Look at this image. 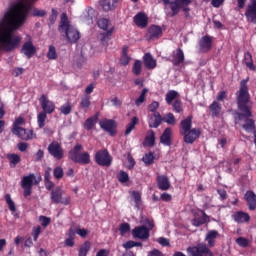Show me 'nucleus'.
I'll use <instances>...</instances> for the list:
<instances>
[{
  "mask_svg": "<svg viewBox=\"0 0 256 256\" xmlns=\"http://www.w3.org/2000/svg\"><path fill=\"white\" fill-rule=\"evenodd\" d=\"M171 135H173V130L170 127L166 128L162 133V135L160 136V142L162 143V145H166V147H170Z\"/></svg>",
  "mask_w": 256,
  "mask_h": 256,
  "instance_id": "a878e982",
  "label": "nucleus"
},
{
  "mask_svg": "<svg viewBox=\"0 0 256 256\" xmlns=\"http://www.w3.org/2000/svg\"><path fill=\"white\" fill-rule=\"evenodd\" d=\"M59 33H62L69 43H77L81 39V34L75 26L71 25L69 22V16L67 13H62L60 16V23L58 26Z\"/></svg>",
  "mask_w": 256,
  "mask_h": 256,
  "instance_id": "7ed1b4c3",
  "label": "nucleus"
},
{
  "mask_svg": "<svg viewBox=\"0 0 256 256\" xmlns=\"http://www.w3.org/2000/svg\"><path fill=\"white\" fill-rule=\"evenodd\" d=\"M97 121H99V115L97 114L86 119L84 122V129H86V131H91V129L97 125Z\"/></svg>",
  "mask_w": 256,
  "mask_h": 256,
  "instance_id": "473e14b6",
  "label": "nucleus"
},
{
  "mask_svg": "<svg viewBox=\"0 0 256 256\" xmlns=\"http://www.w3.org/2000/svg\"><path fill=\"white\" fill-rule=\"evenodd\" d=\"M32 235L34 241H37V239H39V235H41V226L34 227Z\"/></svg>",
  "mask_w": 256,
  "mask_h": 256,
  "instance_id": "0e129e2a",
  "label": "nucleus"
},
{
  "mask_svg": "<svg viewBox=\"0 0 256 256\" xmlns=\"http://www.w3.org/2000/svg\"><path fill=\"white\" fill-rule=\"evenodd\" d=\"M164 5H169L171 9L170 17H175V15H179L181 9L185 13L186 19H189L191 8L189 5L193 3V0H162Z\"/></svg>",
  "mask_w": 256,
  "mask_h": 256,
  "instance_id": "20e7f679",
  "label": "nucleus"
},
{
  "mask_svg": "<svg viewBox=\"0 0 256 256\" xmlns=\"http://www.w3.org/2000/svg\"><path fill=\"white\" fill-rule=\"evenodd\" d=\"M200 53H209L213 49V37L203 36L199 41Z\"/></svg>",
  "mask_w": 256,
  "mask_h": 256,
  "instance_id": "dca6fc26",
  "label": "nucleus"
},
{
  "mask_svg": "<svg viewBox=\"0 0 256 256\" xmlns=\"http://www.w3.org/2000/svg\"><path fill=\"white\" fill-rule=\"evenodd\" d=\"M91 251V242L85 241L79 249V254L78 256H87V253Z\"/></svg>",
  "mask_w": 256,
  "mask_h": 256,
  "instance_id": "4c0bfd02",
  "label": "nucleus"
},
{
  "mask_svg": "<svg viewBox=\"0 0 256 256\" xmlns=\"http://www.w3.org/2000/svg\"><path fill=\"white\" fill-rule=\"evenodd\" d=\"M131 63V56H129V46H124L122 48V54L120 57V64L124 67H127V65Z\"/></svg>",
  "mask_w": 256,
  "mask_h": 256,
  "instance_id": "c756f323",
  "label": "nucleus"
},
{
  "mask_svg": "<svg viewBox=\"0 0 256 256\" xmlns=\"http://www.w3.org/2000/svg\"><path fill=\"white\" fill-rule=\"evenodd\" d=\"M179 97V92L175 90H169L165 95V101L167 105H173V101H175Z\"/></svg>",
  "mask_w": 256,
  "mask_h": 256,
  "instance_id": "f704fd0d",
  "label": "nucleus"
},
{
  "mask_svg": "<svg viewBox=\"0 0 256 256\" xmlns=\"http://www.w3.org/2000/svg\"><path fill=\"white\" fill-rule=\"evenodd\" d=\"M64 193L65 192L63 191V188H61L60 186L55 187L50 192L51 202L55 205H69V203H71V196L63 198Z\"/></svg>",
  "mask_w": 256,
  "mask_h": 256,
  "instance_id": "39448f33",
  "label": "nucleus"
},
{
  "mask_svg": "<svg viewBox=\"0 0 256 256\" xmlns=\"http://www.w3.org/2000/svg\"><path fill=\"white\" fill-rule=\"evenodd\" d=\"M141 67H142L141 60H135L133 67H132V73L136 77H138V75H141Z\"/></svg>",
  "mask_w": 256,
  "mask_h": 256,
  "instance_id": "09e8293b",
  "label": "nucleus"
},
{
  "mask_svg": "<svg viewBox=\"0 0 256 256\" xmlns=\"http://www.w3.org/2000/svg\"><path fill=\"white\" fill-rule=\"evenodd\" d=\"M39 103L42 107V113H45L46 115H51V113H55V103L51 100H49V97L47 95L42 94Z\"/></svg>",
  "mask_w": 256,
  "mask_h": 256,
  "instance_id": "9d476101",
  "label": "nucleus"
},
{
  "mask_svg": "<svg viewBox=\"0 0 256 256\" xmlns=\"http://www.w3.org/2000/svg\"><path fill=\"white\" fill-rule=\"evenodd\" d=\"M119 183H129V174L127 172L121 170L117 176Z\"/></svg>",
  "mask_w": 256,
  "mask_h": 256,
  "instance_id": "5fc2aeb1",
  "label": "nucleus"
},
{
  "mask_svg": "<svg viewBox=\"0 0 256 256\" xmlns=\"http://www.w3.org/2000/svg\"><path fill=\"white\" fill-rule=\"evenodd\" d=\"M162 121H164V123H167L168 125H175V115H173V113H168L162 118Z\"/></svg>",
  "mask_w": 256,
  "mask_h": 256,
  "instance_id": "3c124183",
  "label": "nucleus"
},
{
  "mask_svg": "<svg viewBox=\"0 0 256 256\" xmlns=\"http://www.w3.org/2000/svg\"><path fill=\"white\" fill-rule=\"evenodd\" d=\"M144 225H146L147 229H149V232L152 231L153 227H155V222L149 218L144 219Z\"/></svg>",
  "mask_w": 256,
  "mask_h": 256,
  "instance_id": "69168bd1",
  "label": "nucleus"
},
{
  "mask_svg": "<svg viewBox=\"0 0 256 256\" xmlns=\"http://www.w3.org/2000/svg\"><path fill=\"white\" fill-rule=\"evenodd\" d=\"M133 21H134L135 25L137 27H139L140 29H145V27H147V25H149V17H147V14H145V12L137 13L134 16Z\"/></svg>",
  "mask_w": 256,
  "mask_h": 256,
  "instance_id": "6ab92c4d",
  "label": "nucleus"
},
{
  "mask_svg": "<svg viewBox=\"0 0 256 256\" xmlns=\"http://www.w3.org/2000/svg\"><path fill=\"white\" fill-rule=\"evenodd\" d=\"M63 175H65V173L63 172V168L61 167H56L53 170V176L55 177V179H63Z\"/></svg>",
  "mask_w": 256,
  "mask_h": 256,
  "instance_id": "13d9d810",
  "label": "nucleus"
},
{
  "mask_svg": "<svg viewBox=\"0 0 256 256\" xmlns=\"http://www.w3.org/2000/svg\"><path fill=\"white\" fill-rule=\"evenodd\" d=\"M148 256H165L163 255V252L153 249L152 251L148 252Z\"/></svg>",
  "mask_w": 256,
  "mask_h": 256,
  "instance_id": "774afa93",
  "label": "nucleus"
},
{
  "mask_svg": "<svg viewBox=\"0 0 256 256\" xmlns=\"http://www.w3.org/2000/svg\"><path fill=\"white\" fill-rule=\"evenodd\" d=\"M139 124V118L137 116H134L130 123L126 126L125 135H129L131 131L135 129V126Z\"/></svg>",
  "mask_w": 256,
  "mask_h": 256,
  "instance_id": "e433bc0d",
  "label": "nucleus"
},
{
  "mask_svg": "<svg viewBox=\"0 0 256 256\" xmlns=\"http://www.w3.org/2000/svg\"><path fill=\"white\" fill-rule=\"evenodd\" d=\"M209 221V215L202 210V217L193 219L192 225H194V227H201V225H205V223H209Z\"/></svg>",
  "mask_w": 256,
  "mask_h": 256,
  "instance_id": "2f4dec72",
  "label": "nucleus"
},
{
  "mask_svg": "<svg viewBox=\"0 0 256 256\" xmlns=\"http://www.w3.org/2000/svg\"><path fill=\"white\" fill-rule=\"evenodd\" d=\"M111 35H113V29H110V30H108L107 32H105L103 34V37L101 39V43H102V45H104V47L109 46V41H111Z\"/></svg>",
  "mask_w": 256,
  "mask_h": 256,
  "instance_id": "79ce46f5",
  "label": "nucleus"
},
{
  "mask_svg": "<svg viewBox=\"0 0 256 256\" xmlns=\"http://www.w3.org/2000/svg\"><path fill=\"white\" fill-rule=\"evenodd\" d=\"M132 236L134 239H141L142 241H145L150 237L149 229H147V226L145 225L135 227L132 230Z\"/></svg>",
  "mask_w": 256,
  "mask_h": 256,
  "instance_id": "4468645a",
  "label": "nucleus"
},
{
  "mask_svg": "<svg viewBox=\"0 0 256 256\" xmlns=\"http://www.w3.org/2000/svg\"><path fill=\"white\" fill-rule=\"evenodd\" d=\"M4 199L6 204L8 205L9 211H11L12 213H15V211H17V207L15 206V202L11 198V194H6L4 196Z\"/></svg>",
  "mask_w": 256,
  "mask_h": 256,
  "instance_id": "58836bf2",
  "label": "nucleus"
},
{
  "mask_svg": "<svg viewBox=\"0 0 256 256\" xmlns=\"http://www.w3.org/2000/svg\"><path fill=\"white\" fill-rule=\"evenodd\" d=\"M100 127L106 133H109L111 137H115L117 135V123L113 119H103L99 122Z\"/></svg>",
  "mask_w": 256,
  "mask_h": 256,
  "instance_id": "0eeeda50",
  "label": "nucleus"
},
{
  "mask_svg": "<svg viewBox=\"0 0 256 256\" xmlns=\"http://www.w3.org/2000/svg\"><path fill=\"white\" fill-rule=\"evenodd\" d=\"M155 154H153V152H149L147 154H145V156L142 158V161H155Z\"/></svg>",
  "mask_w": 256,
  "mask_h": 256,
  "instance_id": "338daca9",
  "label": "nucleus"
},
{
  "mask_svg": "<svg viewBox=\"0 0 256 256\" xmlns=\"http://www.w3.org/2000/svg\"><path fill=\"white\" fill-rule=\"evenodd\" d=\"M163 123V117L161 116V113L155 112L152 117L148 120V125L150 129H157L159 125Z\"/></svg>",
  "mask_w": 256,
  "mask_h": 256,
  "instance_id": "393cba45",
  "label": "nucleus"
},
{
  "mask_svg": "<svg viewBox=\"0 0 256 256\" xmlns=\"http://www.w3.org/2000/svg\"><path fill=\"white\" fill-rule=\"evenodd\" d=\"M244 199L247 202L248 209L250 211H255V209H256V194H255V192L248 190L244 195Z\"/></svg>",
  "mask_w": 256,
  "mask_h": 256,
  "instance_id": "4be33fe9",
  "label": "nucleus"
},
{
  "mask_svg": "<svg viewBox=\"0 0 256 256\" xmlns=\"http://www.w3.org/2000/svg\"><path fill=\"white\" fill-rule=\"evenodd\" d=\"M19 125H25V118H23V117H18V118H16L15 119V121H14V123H13V126H12V133L14 132V131H17V130H19V129H21L22 127L21 126H19Z\"/></svg>",
  "mask_w": 256,
  "mask_h": 256,
  "instance_id": "a18cd8bd",
  "label": "nucleus"
},
{
  "mask_svg": "<svg viewBox=\"0 0 256 256\" xmlns=\"http://www.w3.org/2000/svg\"><path fill=\"white\" fill-rule=\"evenodd\" d=\"M191 127H193V116H188L179 124L180 135H185V133H189V131H191Z\"/></svg>",
  "mask_w": 256,
  "mask_h": 256,
  "instance_id": "412c9836",
  "label": "nucleus"
},
{
  "mask_svg": "<svg viewBox=\"0 0 256 256\" xmlns=\"http://www.w3.org/2000/svg\"><path fill=\"white\" fill-rule=\"evenodd\" d=\"M13 135L22 139V141H31L33 139H37V134L33 131V129L27 130L25 128H19L17 131L12 132Z\"/></svg>",
  "mask_w": 256,
  "mask_h": 256,
  "instance_id": "9b49d317",
  "label": "nucleus"
},
{
  "mask_svg": "<svg viewBox=\"0 0 256 256\" xmlns=\"http://www.w3.org/2000/svg\"><path fill=\"white\" fill-rule=\"evenodd\" d=\"M95 161H111V155L108 149H102L96 152L94 156Z\"/></svg>",
  "mask_w": 256,
  "mask_h": 256,
  "instance_id": "cd10ccee",
  "label": "nucleus"
},
{
  "mask_svg": "<svg viewBox=\"0 0 256 256\" xmlns=\"http://www.w3.org/2000/svg\"><path fill=\"white\" fill-rule=\"evenodd\" d=\"M157 185L160 191H169L171 189V182H169V178L165 175L157 177Z\"/></svg>",
  "mask_w": 256,
  "mask_h": 256,
  "instance_id": "b1692460",
  "label": "nucleus"
},
{
  "mask_svg": "<svg viewBox=\"0 0 256 256\" xmlns=\"http://www.w3.org/2000/svg\"><path fill=\"white\" fill-rule=\"evenodd\" d=\"M157 109H159V102L154 101L148 106V111L155 114L157 113Z\"/></svg>",
  "mask_w": 256,
  "mask_h": 256,
  "instance_id": "680f3d73",
  "label": "nucleus"
},
{
  "mask_svg": "<svg viewBox=\"0 0 256 256\" xmlns=\"http://www.w3.org/2000/svg\"><path fill=\"white\" fill-rule=\"evenodd\" d=\"M144 143L147 147L155 145V132L153 130L150 132V135L146 136Z\"/></svg>",
  "mask_w": 256,
  "mask_h": 256,
  "instance_id": "8fccbe9b",
  "label": "nucleus"
},
{
  "mask_svg": "<svg viewBox=\"0 0 256 256\" xmlns=\"http://www.w3.org/2000/svg\"><path fill=\"white\" fill-rule=\"evenodd\" d=\"M244 64L250 71H256V66L253 63V55H251L250 52L244 54Z\"/></svg>",
  "mask_w": 256,
  "mask_h": 256,
  "instance_id": "72a5a7b5",
  "label": "nucleus"
},
{
  "mask_svg": "<svg viewBox=\"0 0 256 256\" xmlns=\"http://www.w3.org/2000/svg\"><path fill=\"white\" fill-rule=\"evenodd\" d=\"M248 80H242L240 82V88L236 93V103L238 106L239 119L242 117H253V102H251V94H249Z\"/></svg>",
  "mask_w": 256,
  "mask_h": 256,
  "instance_id": "f03ea898",
  "label": "nucleus"
},
{
  "mask_svg": "<svg viewBox=\"0 0 256 256\" xmlns=\"http://www.w3.org/2000/svg\"><path fill=\"white\" fill-rule=\"evenodd\" d=\"M245 17L249 23L256 25V0H251V4L246 9Z\"/></svg>",
  "mask_w": 256,
  "mask_h": 256,
  "instance_id": "a211bd4d",
  "label": "nucleus"
},
{
  "mask_svg": "<svg viewBox=\"0 0 256 256\" xmlns=\"http://www.w3.org/2000/svg\"><path fill=\"white\" fill-rule=\"evenodd\" d=\"M35 181V174H29L24 176L21 181V187L24 190V197H29L32 193L33 185Z\"/></svg>",
  "mask_w": 256,
  "mask_h": 256,
  "instance_id": "6e6552de",
  "label": "nucleus"
},
{
  "mask_svg": "<svg viewBox=\"0 0 256 256\" xmlns=\"http://www.w3.org/2000/svg\"><path fill=\"white\" fill-rule=\"evenodd\" d=\"M39 221L41 222L42 227H49L51 224V218L47 216H40Z\"/></svg>",
  "mask_w": 256,
  "mask_h": 256,
  "instance_id": "052dcab7",
  "label": "nucleus"
},
{
  "mask_svg": "<svg viewBox=\"0 0 256 256\" xmlns=\"http://www.w3.org/2000/svg\"><path fill=\"white\" fill-rule=\"evenodd\" d=\"M89 107H91V96H83L80 100V108L85 109V111H87Z\"/></svg>",
  "mask_w": 256,
  "mask_h": 256,
  "instance_id": "a19ab883",
  "label": "nucleus"
},
{
  "mask_svg": "<svg viewBox=\"0 0 256 256\" xmlns=\"http://www.w3.org/2000/svg\"><path fill=\"white\" fill-rule=\"evenodd\" d=\"M161 37H163V28H161V26L153 24L148 28V41H157V39H161Z\"/></svg>",
  "mask_w": 256,
  "mask_h": 256,
  "instance_id": "ddd939ff",
  "label": "nucleus"
},
{
  "mask_svg": "<svg viewBox=\"0 0 256 256\" xmlns=\"http://www.w3.org/2000/svg\"><path fill=\"white\" fill-rule=\"evenodd\" d=\"M217 193L219 195L220 201H225V199H227V190L226 189H223V188L217 189Z\"/></svg>",
  "mask_w": 256,
  "mask_h": 256,
  "instance_id": "e2e57ef3",
  "label": "nucleus"
},
{
  "mask_svg": "<svg viewBox=\"0 0 256 256\" xmlns=\"http://www.w3.org/2000/svg\"><path fill=\"white\" fill-rule=\"evenodd\" d=\"M236 243H237V245H239V247H248L249 246V240H247V238H244V237L237 238Z\"/></svg>",
  "mask_w": 256,
  "mask_h": 256,
  "instance_id": "bf43d9fd",
  "label": "nucleus"
},
{
  "mask_svg": "<svg viewBox=\"0 0 256 256\" xmlns=\"http://www.w3.org/2000/svg\"><path fill=\"white\" fill-rule=\"evenodd\" d=\"M186 251L189 256H215L211 249H209V246L205 243L189 246Z\"/></svg>",
  "mask_w": 256,
  "mask_h": 256,
  "instance_id": "423d86ee",
  "label": "nucleus"
},
{
  "mask_svg": "<svg viewBox=\"0 0 256 256\" xmlns=\"http://www.w3.org/2000/svg\"><path fill=\"white\" fill-rule=\"evenodd\" d=\"M245 122L244 124H242V128L244 129V131H246V133H255V120L249 118V117H244Z\"/></svg>",
  "mask_w": 256,
  "mask_h": 256,
  "instance_id": "7c9ffc66",
  "label": "nucleus"
},
{
  "mask_svg": "<svg viewBox=\"0 0 256 256\" xmlns=\"http://www.w3.org/2000/svg\"><path fill=\"white\" fill-rule=\"evenodd\" d=\"M172 65L174 67H179V65H183L185 63V53L183 52V49L177 48L176 51H173L171 54Z\"/></svg>",
  "mask_w": 256,
  "mask_h": 256,
  "instance_id": "2eb2a0df",
  "label": "nucleus"
},
{
  "mask_svg": "<svg viewBox=\"0 0 256 256\" xmlns=\"http://www.w3.org/2000/svg\"><path fill=\"white\" fill-rule=\"evenodd\" d=\"M120 235H126V233H129L131 231V225L127 222L121 223L119 226Z\"/></svg>",
  "mask_w": 256,
  "mask_h": 256,
  "instance_id": "864d4df0",
  "label": "nucleus"
},
{
  "mask_svg": "<svg viewBox=\"0 0 256 256\" xmlns=\"http://www.w3.org/2000/svg\"><path fill=\"white\" fill-rule=\"evenodd\" d=\"M45 121H47V114H45V112H40L37 115V123L39 129H43V127H45Z\"/></svg>",
  "mask_w": 256,
  "mask_h": 256,
  "instance_id": "c03bdc74",
  "label": "nucleus"
},
{
  "mask_svg": "<svg viewBox=\"0 0 256 256\" xmlns=\"http://www.w3.org/2000/svg\"><path fill=\"white\" fill-rule=\"evenodd\" d=\"M172 107L174 113H183V102L181 99H176L174 102H172Z\"/></svg>",
  "mask_w": 256,
  "mask_h": 256,
  "instance_id": "37998d69",
  "label": "nucleus"
},
{
  "mask_svg": "<svg viewBox=\"0 0 256 256\" xmlns=\"http://www.w3.org/2000/svg\"><path fill=\"white\" fill-rule=\"evenodd\" d=\"M182 137H184V143L193 145L201 137V128H192L185 134H182Z\"/></svg>",
  "mask_w": 256,
  "mask_h": 256,
  "instance_id": "f8f14e48",
  "label": "nucleus"
},
{
  "mask_svg": "<svg viewBox=\"0 0 256 256\" xmlns=\"http://www.w3.org/2000/svg\"><path fill=\"white\" fill-rule=\"evenodd\" d=\"M20 53H23V55H25L28 59H31V57L37 53V48H35L33 42L29 40L22 45Z\"/></svg>",
  "mask_w": 256,
  "mask_h": 256,
  "instance_id": "aec40b11",
  "label": "nucleus"
},
{
  "mask_svg": "<svg viewBox=\"0 0 256 256\" xmlns=\"http://www.w3.org/2000/svg\"><path fill=\"white\" fill-rule=\"evenodd\" d=\"M209 109L212 113V117H219V114L221 113V104L217 101H214L209 106Z\"/></svg>",
  "mask_w": 256,
  "mask_h": 256,
  "instance_id": "c9c22d12",
  "label": "nucleus"
},
{
  "mask_svg": "<svg viewBox=\"0 0 256 256\" xmlns=\"http://www.w3.org/2000/svg\"><path fill=\"white\" fill-rule=\"evenodd\" d=\"M48 152L50 153V155H52V157H54L55 159L61 160L63 159V148L61 147V144L57 143V142H52L49 146H48Z\"/></svg>",
  "mask_w": 256,
  "mask_h": 256,
  "instance_id": "f3484780",
  "label": "nucleus"
},
{
  "mask_svg": "<svg viewBox=\"0 0 256 256\" xmlns=\"http://www.w3.org/2000/svg\"><path fill=\"white\" fill-rule=\"evenodd\" d=\"M83 150V145L76 144L73 150L70 152L75 161H91V156L88 152H81Z\"/></svg>",
  "mask_w": 256,
  "mask_h": 256,
  "instance_id": "1a4fd4ad",
  "label": "nucleus"
},
{
  "mask_svg": "<svg viewBox=\"0 0 256 256\" xmlns=\"http://www.w3.org/2000/svg\"><path fill=\"white\" fill-rule=\"evenodd\" d=\"M14 13L8 12L4 15V23L0 22V44L6 53H11L18 49L21 45V36L13 35V31H17L27 19L29 6L23 2L15 6Z\"/></svg>",
  "mask_w": 256,
  "mask_h": 256,
  "instance_id": "f257e3e1",
  "label": "nucleus"
},
{
  "mask_svg": "<svg viewBox=\"0 0 256 256\" xmlns=\"http://www.w3.org/2000/svg\"><path fill=\"white\" fill-rule=\"evenodd\" d=\"M219 237V232L217 230H210L205 236V241L208 243V247H215V239Z\"/></svg>",
  "mask_w": 256,
  "mask_h": 256,
  "instance_id": "c85d7f7f",
  "label": "nucleus"
},
{
  "mask_svg": "<svg viewBox=\"0 0 256 256\" xmlns=\"http://www.w3.org/2000/svg\"><path fill=\"white\" fill-rule=\"evenodd\" d=\"M98 27L103 29V31H107L109 29V19L101 18L98 20Z\"/></svg>",
  "mask_w": 256,
  "mask_h": 256,
  "instance_id": "6e6d98bb",
  "label": "nucleus"
},
{
  "mask_svg": "<svg viewBox=\"0 0 256 256\" xmlns=\"http://www.w3.org/2000/svg\"><path fill=\"white\" fill-rule=\"evenodd\" d=\"M100 5L103 9V11H113L115 9V6L111 4V0H101Z\"/></svg>",
  "mask_w": 256,
  "mask_h": 256,
  "instance_id": "de8ad7c7",
  "label": "nucleus"
},
{
  "mask_svg": "<svg viewBox=\"0 0 256 256\" xmlns=\"http://www.w3.org/2000/svg\"><path fill=\"white\" fill-rule=\"evenodd\" d=\"M72 109L73 107L71 106V103H66L60 107V112L62 113V115H69Z\"/></svg>",
  "mask_w": 256,
  "mask_h": 256,
  "instance_id": "4d7b16f0",
  "label": "nucleus"
},
{
  "mask_svg": "<svg viewBox=\"0 0 256 256\" xmlns=\"http://www.w3.org/2000/svg\"><path fill=\"white\" fill-rule=\"evenodd\" d=\"M232 219L235 223H249V221H251V216H249V213L237 211L232 214Z\"/></svg>",
  "mask_w": 256,
  "mask_h": 256,
  "instance_id": "5701e85b",
  "label": "nucleus"
},
{
  "mask_svg": "<svg viewBox=\"0 0 256 256\" xmlns=\"http://www.w3.org/2000/svg\"><path fill=\"white\" fill-rule=\"evenodd\" d=\"M47 59H49L50 61L57 59V49L55 48V46L53 45L49 46L48 52H47Z\"/></svg>",
  "mask_w": 256,
  "mask_h": 256,
  "instance_id": "49530a36",
  "label": "nucleus"
},
{
  "mask_svg": "<svg viewBox=\"0 0 256 256\" xmlns=\"http://www.w3.org/2000/svg\"><path fill=\"white\" fill-rule=\"evenodd\" d=\"M147 93H149V89L144 88L140 94V96L135 100L136 107H141L142 103H145V99L147 97Z\"/></svg>",
  "mask_w": 256,
  "mask_h": 256,
  "instance_id": "ea45409f",
  "label": "nucleus"
},
{
  "mask_svg": "<svg viewBox=\"0 0 256 256\" xmlns=\"http://www.w3.org/2000/svg\"><path fill=\"white\" fill-rule=\"evenodd\" d=\"M143 61L146 69H155V67H157V60L153 58L151 53H146L143 57Z\"/></svg>",
  "mask_w": 256,
  "mask_h": 256,
  "instance_id": "bb28decb",
  "label": "nucleus"
},
{
  "mask_svg": "<svg viewBox=\"0 0 256 256\" xmlns=\"http://www.w3.org/2000/svg\"><path fill=\"white\" fill-rule=\"evenodd\" d=\"M132 197L134 199L135 208L139 209V207L141 206V193L139 191H133Z\"/></svg>",
  "mask_w": 256,
  "mask_h": 256,
  "instance_id": "603ef678",
  "label": "nucleus"
}]
</instances>
